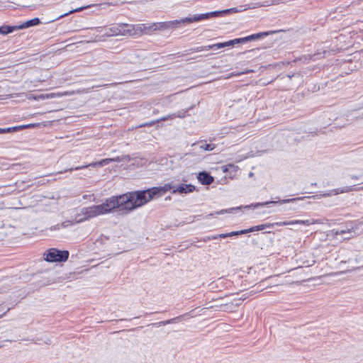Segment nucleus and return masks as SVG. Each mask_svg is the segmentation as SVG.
I'll return each mask as SVG.
<instances>
[{
	"instance_id": "obj_1",
	"label": "nucleus",
	"mask_w": 363,
	"mask_h": 363,
	"mask_svg": "<svg viewBox=\"0 0 363 363\" xmlns=\"http://www.w3.org/2000/svg\"><path fill=\"white\" fill-rule=\"evenodd\" d=\"M171 189L169 185L155 186L146 190L129 191L118 196H112L105 199L108 213L115 209L128 213L140 208L155 197L163 196Z\"/></svg>"
},
{
	"instance_id": "obj_2",
	"label": "nucleus",
	"mask_w": 363,
	"mask_h": 363,
	"mask_svg": "<svg viewBox=\"0 0 363 363\" xmlns=\"http://www.w3.org/2000/svg\"><path fill=\"white\" fill-rule=\"evenodd\" d=\"M108 213L105 201L99 205H92L81 209L79 213L75 217L77 223H82L98 216Z\"/></svg>"
},
{
	"instance_id": "obj_3",
	"label": "nucleus",
	"mask_w": 363,
	"mask_h": 363,
	"mask_svg": "<svg viewBox=\"0 0 363 363\" xmlns=\"http://www.w3.org/2000/svg\"><path fill=\"white\" fill-rule=\"evenodd\" d=\"M198 16V14H194L192 16L186 17L182 18L180 20H174L165 22H160L154 23L152 25L153 29L155 30H167L170 28H174L179 27L182 23H191L194 22L200 21L199 20H194L195 18Z\"/></svg>"
},
{
	"instance_id": "obj_4",
	"label": "nucleus",
	"mask_w": 363,
	"mask_h": 363,
	"mask_svg": "<svg viewBox=\"0 0 363 363\" xmlns=\"http://www.w3.org/2000/svg\"><path fill=\"white\" fill-rule=\"evenodd\" d=\"M69 252L67 250H60L55 248H51L47 250L44 254L45 259L49 262H62L67 260L69 257Z\"/></svg>"
},
{
	"instance_id": "obj_5",
	"label": "nucleus",
	"mask_w": 363,
	"mask_h": 363,
	"mask_svg": "<svg viewBox=\"0 0 363 363\" xmlns=\"http://www.w3.org/2000/svg\"><path fill=\"white\" fill-rule=\"evenodd\" d=\"M134 35V29L132 26L128 24H117L113 25L108 28L106 35L107 36H116V35Z\"/></svg>"
},
{
	"instance_id": "obj_6",
	"label": "nucleus",
	"mask_w": 363,
	"mask_h": 363,
	"mask_svg": "<svg viewBox=\"0 0 363 363\" xmlns=\"http://www.w3.org/2000/svg\"><path fill=\"white\" fill-rule=\"evenodd\" d=\"M120 161H121V159L119 157L106 158V159H103V160H101L100 161H98V162H91V163L88 164H84V165H82V166H78V167H71L69 169H65L64 171L60 172L59 173L61 174V173H63V172H72L73 170L82 169H84V168H86V167H103V166L108 164L111 162H120Z\"/></svg>"
},
{
	"instance_id": "obj_7",
	"label": "nucleus",
	"mask_w": 363,
	"mask_h": 363,
	"mask_svg": "<svg viewBox=\"0 0 363 363\" xmlns=\"http://www.w3.org/2000/svg\"><path fill=\"white\" fill-rule=\"evenodd\" d=\"M237 11H238V9L236 8L220 10V11H211L209 13L198 14V16L196 18H195L194 20L195 19L199 20L201 21L208 19L210 18H217V17L223 16L225 15L230 14L232 13H235Z\"/></svg>"
},
{
	"instance_id": "obj_8",
	"label": "nucleus",
	"mask_w": 363,
	"mask_h": 363,
	"mask_svg": "<svg viewBox=\"0 0 363 363\" xmlns=\"http://www.w3.org/2000/svg\"><path fill=\"white\" fill-rule=\"evenodd\" d=\"M218 45H219V43L213 44V45L191 48L189 49L188 50H185L184 52H177V53L172 55V56L182 57V56L186 55L189 52L193 53V52H201V51H206V50H217L218 49H220V47Z\"/></svg>"
},
{
	"instance_id": "obj_9",
	"label": "nucleus",
	"mask_w": 363,
	"mask_h": 363,
	"mask_svg": "<svg viewBox=\"0 0 363 363\" xmlns=\"http://www.w3.org/2000/svg\"><path fill=\"white\" fill-rule=\"evenodd\" d=\"M358 189L356 187V185L344 186L342 188L334 189L332 190H329L328 191L323 193L322 194H318L314 196L317 199H320V197H327L332 196L334 195H337L342 193H348L352 191H357Z\"/></svg>"
},
{
	"instance_id": "obj_10",
	"label": "nucleus",
	"mask_w": 363,
	"mask_h": 363,
	"mask_svg": "<svg viewBox=\"0 0 363 363\" xmlns=\"http://www.w3.org/2000/svg\"><path fill=\"white\" fill-rule=\"evenodd\" d=\"M165 185H169L172 194H185L191 193L195 190V186L192 184H180L177 186H172L171 184H166Z\"/></svg>"
},
{
	"instance_id": "obj_11",
	"label": "nucleus",
	"mask_w": 363,
	"mask_h": 363,
	"mask_svg": "<svg viewBox=\"0 0 363 363\" xmlns=\"http://www.w3.org/2000/svg\"><path fill=\"white\" fill-rule=\"evenodd\" d=\"M306 197L303 196V197H296V198H293V199H282V200H279V201H267V202H263V203H257L253 205L254 207H257V206H267L269 203H273V204H276V203H280V204H282V203H292V202H294V201H301V200H303Z\"/></svg>"
},
{
	"instance_id": "obj_12",
	"label": "nucleus",
	"mask_w": 363,
	"mask_h": 363,
	"mask_svg": "<svg viewBox=\"0 0 363 363\" xmlns=\"http://www.w3.org/2000/svg\"><path fill=\"white\" fill-rule=\"evenodd\" d=\"M197 179L199 182L203 185H209L214 181L213 177L210 173L203 171L198 174Z\"/></svg>"
},
{
	"instance_id": "obj_13",
	"label": "nucleus",
	"mask_w": 363,
	"mask_h": 363,
	"mask_svg": "<svg viewBox=\"0 0 363 363\" xmlns=\"http://www.w3.org/2000/svg\"><path fill=\"white\" fill-rule=\"evenodd\" d=\"M274 33H276V31H266V32L255 33V34L248 35L247 37H245V39L246 43H247V42H250L252 40L260 39L263 37H266V36H267L270 34Z\"/></svg>"
},
{
	"instance_id": "obj_14",
	"label": "nucleus",
	"mask_w": 363,
	"mask_h": 363,
	"mask_svg": "<svg viewBox=\"0 0 363 363\" xmlns=\"http://www.w3.org/2000/svg\"><path fill=\"white\" fill-rule=\"evenodd\" d=\"M33 126H34V124H28V125H26L9 127V128H0V134L13 133V132L23 130L26 128H29V127H33Z\"/></svg>"
},
{
	"instance_id": "obj_15",
	"label": "nucleus",
	"mask_w": 363,
	"mask_h": 363,
	"mask_svg": "<svg viewBox=\"0 0 363 363\" xmlns=\"http://www.w3.org/2000/svg\"><path fill=\"white\" fill-rule=\"evenodd\" d=\"M40 23L41 22H40V18H34L33 19L28 20V21L21 23V25H18V28H19V30L25 29V28H30L32 26H38Z\"/></svg>"
},
{
	"instance_id": "obj_16",
	"label": "nucleus",
	"mask_w": 363,
	"mask_h": 363,
	"mask_svg": "<svg viewBox=\"0 0 363 363\" xmlns=\"http://www.w3.org/2000/svg\"><path fill=\"white\" fill-rule=\"evenodd\" d=\"M332 233L335 235H344V234H350L349 236L347 237H345L344 238V239H350L352 237L354 236V235H352V233H354V230H353L352 228H346L345 229H342V230H332Z\"/></svg>"
},
{
	"instance_id": "obj_17",
	"label": "nucleus",
	"mask_w": 363,
	"mask_h": 363,
	"mask_svg": "<svg viewBox=\"0 0 363 363\" xmlns=\"http://www.w3.org/2000/svg\"><path fill=\"white\" fill-rule=\"evenodd\" d=\"M19 30V28H18V26L3 25V26H0V34L7 35V34L13 33L15 30Z\"/></svg>"
},
{
	"instance_id": "obj_18",
	"label": "nucleus",
	"mask_w": 363,
	"mask_h": 363,
	"mask_svg": "<svg viewBox=\"0 0 363 363\" xmlns=\"http://www.w3.org/2000/svg\"><path fill=\"white\" fill-rule=\"evenodd\" d=\"M273 226H274V224L265 223V224H262V225L253 226L248 229H245V234H247L248 233H252V232L257 231V230H264V229H266L268 228H272Z\"/></svg>"
},
{
	"instance_id": "obj_19",
	"label": "nucleus",
	"mask_w": 363,
	"mask_h": 363,
	"mask_svg": "<svg viewBox=\"0 0 363 363\" xmlns=\"http://www.w3.org/2000/svg\"><path fill=\"white\" fill-rule=\"evenodd\" d=\"M194 107V106L192 105L186 109H182V110L177 111V113H174L175 118H184L186 115H189L188 112L190 110H191Z\"/></svg>"
},
{
	"instance_id": "obj_20",
	"label": "nucleus",
	"mask_w": 363,
	"mask_h": 363,
	"mask_svg": "<svg viewBox=\"0 0 363 363\" xmlns=\"http://www.w3.org/2000/svg\"><path fill=\"white\" fill-rule=\"evenodd\" d=\"M221 168L223 172H236L238 169V167L233 164H228L226 165L223 166Z\"/></svg>"
},
{
	"instance_id": "obj_21",
	"label": "nucleus",
	"mask_w": 363,
	"mask_h": 363,
	"mask_svg": "<svg viewBox=\"0 0 363 363\" xmlns=\"http://www.w3.org/2000/svg\"><path fill=\"white\" fill-rule=\"evenodd\" d=\"M315 223V221L314 220H291V223H292V225L301 224V225H310L313 224Z\"/></svg>"
},
{
	"instance_id": "obj_22",
	"label": "nucleus",
	"mask_w": 363,
	"mask_h": 363,
	"mask_svg": "<svg viewBox=\"0 0 363 363\" xmlns=\"http://www.w3.org/2000/svg\"><path fill=\"white\" fill-rule=\"evenodd\" d=\"M89 6H82V7H80V8H77V9H72L69 11H68L67 13H65L64 14H62L60 15V16H58V18H57L56 19H60L61 18H63L65 16H68L69 14H71V13H76V12H79V11H83L84 9H86V8H89Z\"/></svg>"
},
{
	"instance_id": "obj_23",
	"label": "nucleus",
	"mask_w": 363,
	"mask_h": 363,
	"mask_svg": "<svg viewBox=\"0 0 363 363\" xmlns=\"http://www.w3.org/2000/svg\"><path fill=\"white\" fill-rule=\"evenodd\" d=\"M180 318H181L180 316L176 317V318L167 320H164V321L159 322V323H157V325H166L167 324L174 323L177 322V320H179ZM153 325H156V323H154Z\"/></svg>"
},
{
	"instance_id": "obj_24",
	"label": "nucleus",
	"mask_w": 363,
	"mask_h": 363,
	"mask_svg": "<svg viewBox=\"0 0 363 363\" xmlns=\"http://www.w3.org/2000/svg\"><path fill=\"white\" fill-rule=\"evenodd\" d=\"M216 147V145L213 143L207 144V143H202L200 145V148L206 150V151H211L214 150Z\"/></svg>"
},
{
	"instance_id": "obj_25",
	"label": "nucleus",
	"mask_w": 363,
	"mask_h": 363,
	"mask_svg": "<svg viewBox=\"0 0 363 363\" xmlns=\"http://www.w3.org/2000/svg\"><path fill=\"white\" fill-rule=\"evenodd\" d=\"M233 45H235L234 41H233V40H231L223 42V43H219L218 46H220V48H226L228 46H233Z\"/></svg>"
},
{
	"instance_id": "obj_26",
	"label": "nucleus",
	"mask_w": 363,
	"mask_h": 363,
	"mask_svg": "<svg viewBox=\"0 0 363 363\" xmlns=\"http://www.w3.org/2000/svg\"><path fill=\"white\" fill-rule=\"evenodd\" d=\"M175 118V116L174 113H171V114H169L167 116H163L162 118H160L157 119V121H167V120H172V119H174Z\"/></svg>"
},
{
	"instance_id": "obj_27",
	"label": "nucleus",
	"mask_w": 363,
	"mask_h": 363,
	"mask_svg": "<svg viewBox=\"0 0 363 363\" xmlns=\"http://www.w3.org/2000/svg\"><path fill=\"white\" fill-rule=\"evenodd\" d=\"M245 234V230H238V231H232L230 233H228V238H231L233 236L240 235Z\"/></svg>"
},
{
	"instance_id": "obj_28",
	"label": "nucleus",
	"mask_w": 363,
	"mask_h": 363,
	"mask_svg": "<svg viewBox=\"0 0 363 363\" xmlns=\"http://www.w3.org/2000/svg\"><path fill=\"white\" fill-rule=\"evenodd\" d=\"M157 123H160V121H157V119L155 120V121H151L139 125L138 128H142V127H145V126L150 127Z\"/></svg>"
},
{
	"instance_id": "obj_29",
	"label": "nucleus",
	"mask_w": 363,
	"mask_h": 363,
	"mask_svg": "<svg viewBox=\"0 0 363 363\" xmlns=\"http://www.w3.org/2000/svg\"><path fill=\"white\" fill-rule=\"evenodd\" d=\"M240 208H241V207H238V208H231L228 209V210H227V209H225V210H221V211H217V212H216V214L218 215V214H223L224 213H230V212H232V211H235V210L240 209Z\"/></svg>"
},
{
	"instance_id": "obj_30",
	"label": "nucleus",
	"mask_w": 363,
	"mask_h": 363,
	"mask_svg": "<svg viewBox=\"0 0 363 363\" xmlns=\"http://www.w3.org/2000/svg\"><path fill=\"white\" fill-rule=\"evenodd\" d=\"M55 96V94H40L38 97H35V99H48V98H53Z\"/></svg>"
},
{
	"instance_id": "obj_31",
	"label": "nucleus",
	"mask_w": 363,
	"mask_h": 363,
	"mask_svg": "<svg viewBox=\"0 0 363 363\" xmlns=\"http://www.w3.org/2000/svg\"><path fill=\"white\" fill-rule=\"evenodd\" d=\"M66 226H67V225H66V223H62L60 224H57L56 225L52 226L50 228V230H59L60 228V227H66Z\"/></svg>"
},
{
	"instance_id": "obj_32",
	"label": "nucleus",
	"mask_w": 363,
	"mask_h": 363,
	"mask_svg": "<svg viewBox=\"0 0 363 363\" xmlns=\"http://www.w3.org/2000/svg\"><path fill=\"white\" fill-rule=\"evenodd\" d=\"M273 224H274V225H278V226H284V225H292V223H291V220L288 221V222H286V221H284V222H277V223H274Z\"/></svg>"
},
{
	"instance_id": "obj_33",
	"label": "nucleus",
	"mask_w": 363,
	"mask_h": 363,
	"mask_svg": "<svg viewBox=\"0 0 363 363\" xmlns=\"http://www.w3.org/2000/svg\"><path fill=\"white\" fill-rule=\"evenodd\" d=\"M234 44H239V43H246L245 37L244 38H235L233 39Z\"/></svg>"
},
{
	"instance_id": "obj_34",
	"label": "nucleus",
	"mask_w": 363,
	"mask_h": 363,
	"mask_svg": "<svg viewBox=\"0 0 363 363\" xmlns=\"http://www.w3.org/2000/svg\"><path fill=\"white\" fill-rule=\"evenodd\" d=\"M216 239H218V237H216V235H215L206 236V237L203 238V240L204 242H208V241L216 240Z\"/></svg>"
},
{
	"instance_id": "obj_35",
	"label": "nucleus",
	"mask_w": 363,
	"mask_h": 363,
	"mask_svg": "<svg viewBox=\"0 0 363 363\" xmlns=\"http://www.w3.org/2000/svg\"><path fill=\"white\" fill-rule=\"evenodd\" d=\"M252 70H250V69H246L245 71H242L241 72H238V73H235V74H233V75L234 76H239L240 74H248V73H250L252 72Z\"/></svg>"
},
{
	"instance_id": "obj_36",
	"label": "nucleus",
	"mask_w": 363,
	"mask_h": 363,
	"mask_svg": "<svg viewBox=\"0 0 363 363\" xmlns=\"http://www.w3.org/2000/svg\"><path fill=\"white\" fill-rule=\"evenodd\" d=\"M357 109H363V96L360 98V101L359 103V107L357 108H356L355 110H357ZM362 118H363V113H362Z\"/></svg>"
},
{
	"instance_id": "obj_37",
	"label": "nucleus",
	"mask_w": 363,
	"mask_h": 363,
	"mask_svg": "<svg viewBox=\"0 0 363 363\" xmlns=\"http://www.w3.org/2000/svg\"><path fill=\"white\" fill-rule=\"evenodd\" d=\"M216 237H218V238H228V233L218 234V235H216Z\"/></svg>"
},
{
	"instance_id": "obj_38",
	"label": "nucleus",
	"mask_w": 363,
	"mask_h": 363,
	"mask_svg": "<svg viewBox=\"0 0 363 363\" xmlns=\"http://www.w3.org/2000/svg\"><path fill=\"white\" fill-rule=\"evenodd\" d=\"M327 51H323V55H321V53L320 52H317L314 55V56H316L317 57L316 58H320V57H324L325 56V54H326Z\"/></svg>"
},
{
	"instance_id": "obj_39",
	"label": "nucleus",
	"mask_w": 363,
	"mask_h": 363,
	"mask_svg": "<svg viewBox=\"0 0 363 363\" xmlns=\"http://www.w3.org/2000/svg\"><path fill=\"white\" fill-rule=\"evenodd\" d=\"M351 178H352V179H354V180H357V179H359V177H358L357 176H356V175H352V176H351Z\"/></svg>"
},
{
	"instance_id": "obj_40",
	"label": "nucleus",
	"mask_w": 363,
	"mask_h": 363,
	"mask_svg": "<svg viewBox=\"0 0 363 363\" xmlns=\"http://www.w3.org/2000/svg\"><path fill=\"white\" fill-rule=\"evenodd\" d=\"M9 310H10V308H9L6 312H4L3 314L0 315V318H2Z\"/></svg>"
},
{
	"instance_id": "obj_41",
	"label": "nucleus",
	"mask_w": 363,
	"mask_h": 363,
	"mask_svg": "<svg viewBox=\"0 0 363 363\" xmlns=\"http://www.w3.org/2000/svg\"><path fill=\"white\" fill-rule=\"evenodd\" d=\"M286 77L291 79L293 77H294V74H292V75H290V74H287Z\"/></svg>"
},
{
	"instance_id": "obj_42",
	"label": "nucleus",
	"mask_w": 363,
	"mask_h": 363,
	"mask_svg": "<svg viewBox=\"0 0 363 363\" xmlns=\"http://www.w3.org/2000/svg\"><path fill=\"white\" fill-rule=\"evenodd\" d=\"M253 176H254V173L253 172H251L249 173V177H252Z\"/></svg>"
},
{
	"instance_id": "obj_43",
	"label": "nucleus",
	"mask_w": 363,
	"mask_h": 363,
	"mask_svg": "<svg viewBox=\"0 0 363 363\" xmlns=\"http://www.w3.org/2000/svg\"><path fill=\"white\" fill-rule=\"evenodd\" d=\"M245 298H246V297H245V296H242V298H241L240 299H242V300H245Z\"/></svg>"
},
{
	"instance_id": "obj_44",
	"label": "nucleus",
	"mask_w": 363,
	"mask_h": 363,
	"mask_svg": "<svg viewBox=\"0 0 363 363\" xmlns=\"http://www.w3.org/2000/svg\"><path fill=\"white\" fill-rule=\"evenodd\" d=\"M208 55H209V54H206V55H204L203 56L208 57Z\"/></svg>"
}]
</instances>
